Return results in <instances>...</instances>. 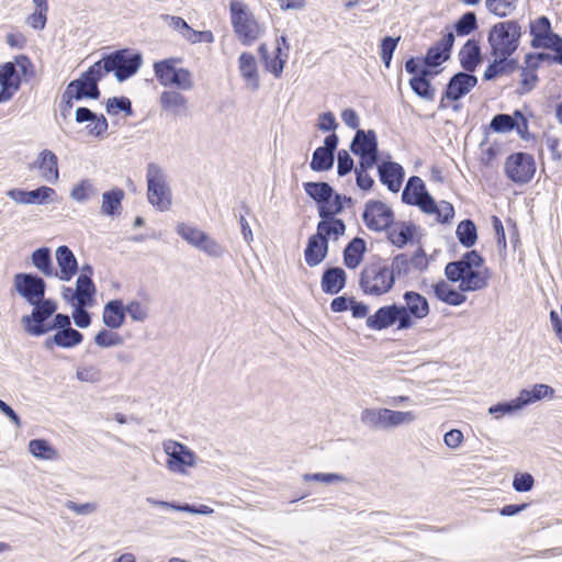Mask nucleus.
<instances>
[{
    "label": "nucleus",
    "mask_w": 562,
    "mask_h": 562,
    "mask_svg": "<svg viewBox=\"0 0 562 562\" xmlns=\"http://www.w3.org/2000/svg\"><path fill=\"white\" fill-rule=\"evenodd\" d=\"M484 265L483 257L476 251L465 252L459 260L447 263L445 274L451 282H460L462 292L480 291L487 286V274L479 269Z\"/></svg>",
    "instance_id": "f257e3e1"
},
{
    "label": "nucleus",
    "mask_w": 562,
    "mask_h": 562,
    "mask_svg": "<svg viewBox=\"0 0 562 562\" xmlns=\"http://www.w3.org/2000/svg\"><path fill=\"white\" fill-rule=\"evenodd\" d=\"M394 284L389 265L383 259L369 262L361 270L359 286L366 295H384L393 289Z\"/></svg>",
    "instance_id": "f03ea898"
},
{
    "label": "nucleus",
    "mask_w": 562,
    "mask_h": 562,
    "mask_svg": "<svg viewBox=\"0 0 562 562\" xmlns=\"http://www.w3.org/2000/svg\"><path fill=\"white\" fill-rule=\"evenodd\" d=\"M521 35V25L516 20L494 24L487 36L491 55H513L519 47Z\"/></svg>",
    "instance_id": "7ed1b4c3"
},
{
    "label": "nucleus",
    "mask_w": 562,
    "mask_h": 562,
    "mask_svg": "<svg viewBox=\"0 0 562 562\" xmlns=\"http://www.w3.org/2000/svg\"><path fill=\"white\" fill-rule=\"evenodd\" d=\"M229 14L234 33L243 45L249 46L260 37L262 29L246 3L231 0Z\"/></svg>",
    "instance_id": "20e7f679"
},
{
    "label": "nucleus",
    "mask_w": 562,
    "mask_h": 562,
    "mask_svg": "<svg viewBox=\"0 0 562 562\" xmlns=\"http://www.w3.org/2000/svg\"><path fill=\"white\" fill-rule=\"evenodd\" d=\"M148 202L159 211H168L171 206V191L167 181V173L162 168L149 162L146 168Z\"/></svg>",
    "instance_id": "39448f33"
},
{
    "label": "nucleus",
    "mask_w": 562,
    "mask_h": 562,
    "mask_svg": "<svg viewBox=\"0 0 562 562\" xmlns=\"http://www.w3.org/2000/svg\"><path fill=\"white\" fill-rule=\"evenodd\" d=\"M99 61H102V71L105 74L114 72L117 81L123 82L134 76L143 64V57L139 53L131 54L128 49H119Z\"/></svg>",
    "instance_id": "423d86ee"
},
{
    "label": "nucleus",
    "mask_w": 562,
    "mask_h": 562,
    "mask_svg": "<svg viewBox=\"0 0 562 562\" xmlns=\"http://www.w3.org/2000/svg\"><path fill=\"white\" fill-rule=\"evenodd\" d=\"M417 419L412 412L392 411L389 408H366L361 412V422L373 429H390L409 425Z\"/></svg>",
    "instance_id": "0eeeda50"
},
{
    "label": "nucleus",
    "mask_w": 562,
    "mask_h": 562,
    "mask_svg": "<svg viewBox=\"0 0 562 562\" xmlns=\"http://www.w3.org/2000/svg\"><path fill=\"white\" fill-rule=\"evenodd\" d=\"M31 305L33 306L32 313L21 318L23 329L34 337L47 334L49 328H46L45 322L57 311L56 302L52 299H42L41 302Z\"/></svg>",
    "instance_id": "6e6552de"
},
{
    "label": "nucleus",
    "mask_w": 562,
    "mask_h": 562,
    "mask_svg": "<svg viewBox=\"0 0 562 562\" xmlns=\"http://www.w3.org/2000/svg\"><path fill=\"white\" fill-rule=\"evenodd\" d=\"M102 61H95L81 76L68 83V87L75 92L76 101L85 98L97 100L100 98L98 82L103 77Z\"/></svg>",
    "instance_id": "1a4fd4ad"
},
{
    "label": "nucleus",
    "mask_w": 562,
    "mask_h": 562,
    "mask_svg": "<svg viewBox=\"0 0 562 562\" xmlns=\"http://www.w3.org/2000/svg\"><path fill=\"white\" fill-rule=\"evenodd\" d=\"M402 305L390 304L379 307L374 314L367 317L366 325L372 330H383L396 325L397 330H406L408 319L405 321Z\"/></svg>",
    "instance_id": "9d476101"
},
{
    "label": "nucleus",
    "mask_w": 562,
    "mask_h": 562,
    "mask_svg": "<svg viewBox=\"0 0 562 562\" xmlns=\"http://www.w3.org/2000/svg\"><path fill=\"white\" fill-rule=\"evenodd\" d=\"M165 453L168 456L167 468L173 473L187 474L188 468L196 465L198 457L186 445L176 440H166L162 443Z\"/></svg>",
    "instance_id": "9b49d317"
},
{
    "label": "nucleus",
    "mask_w": 562,
    "mask_h": 562,
    "mask_svg": "<svg viewBox=\"0 0 562 562\" xmlns=\"http://www.w3.org/2000/svg\"><path fill=\"white\" fill-rule=\"evenodd\" d=\"M536 172V162L532 155L527 153H515L509 155L505 161V173L508 179L518 184L531 181Z\"/></svg>",
    "instance_id": "f8f14e48"
},
{
    "label": "nucleus",
    "mask_w": 562,
    "mask_h": 562,
    "mask_svg": "<svg viewBox=\"0 0 562 562\" xmlns=\"http://www.w3.org/2000/svg\"><path fill=\"white\" fill-rule=\"evenodd\" d=\"M14 290L29 304H35L45 299L46 282L43 278L33 273H16L13 278Z\"/></svg>",
    "instance_id": "ddd939ff"
},
{
    "label": "nucleus",
    "mask_w": 562,
    "mask_h": 562,
    "mask_svg": "<svg viewBox=\"0 0 562 562\" xmlns=\"http://www.w3.org/2000/svg\"><path fill=\"white\" fill-rule=\"evenodd\" d=\"M350 150L359 156V162L375 165L379 159L378 138L374 131L357 130L350 144Z\"/></svg>",
    "instance_id": "4468645a"
},
{
    "label": "nucleus",
    "mask_w": 562,
    "mask_h": 562,
    "mask_svg": "<svg viewBox=\"0 0 562 562\" xmlns=\"http://www.w3.org/2000/svg\"><path fill=\"white\" fill-rule=\"evenodd\" d=\"M529 33L532 37L530 45L535 49L554 48L555 44L561 41V36L553 32L551 21L546 15L530 20Z\"/></svg>",
    "instance_id": "2eb2a0df"
},
{
    "label": "nucleus",
    "mask_w": 562,
    "mask_h": 562,
    "mask_svg": "<svg viewBox=\"0 0 562 562\" xmlns=\"http://www.w3.org/2000/svg\"><path fill=\"white\" fill-rule=\"evenodd\" d=\"M363 221L369 229L380 232L392 226L394 213L385 203L371 200L366 203Z\"/></svg>",
    "instance_id": "dca6fc26"
},
{
    "label": "nucleus",
    "mask_w": 562,
    "mask_h": 562,
    "mask_svg": "<svg viewBox=\"0 0 562 562\" xmlns=\"http://www.w3.org/2000/svg\"><path fill=\"white\" fill-rule=\"evenodd\" d=\"M403 300L405 302L402 305L404 308L405 321L408 318L407 329L412 328L415 325V321L423 319L428 316L430 312L429 303L427 299L418 292L415 291H406L403 294Z\"/></svg>",
    "instance_id": "f3484780"
},
{
    "label": "nucleus",
    "mask_w": 562,
    "mask_h": 562,
    "mask_svg": "<svg viewBox=\"0 0 562 562\" xmlns=\"http://www.w3.org/2000/svg\"><path fill=\"white\" fill-rule=\"evenodd\" d=\"M159 104L164 112L172 117H188L191 114L189 100L179 90H165L159 95Z\"/></svg>",
    "instance_id": "a211bd4d"
},
{
    "label": "nucleus",
    "mask_w": 562,
    "mask_h": 562,
    "mask_svg": "<svg viewBox=\"0 0 562 562\" xmlns=\"http://www.w3.org/2000/svg\"><path fill=\"white\" fill-rule=\"evenodd\" d=\"M402 201L408 205H416L420 210L432 205V196L427 192L424 181L417 176L408 179L402 192Z\"/></svg>",
    "instance_id": "6ab92c4d"
},
{
    "label": "nucleus",
    "mask_w": 562,
    "mask_h": 562,
    "mask_svg": "<svg viewBox=\"0 0 562 562\" xmlns=\"http://www.w3.org/2000/svg\"><path fill=\"white\" fill-rule=\"evenodd\" d=\"M338 136L333 133L325 137L324 146L317 147L312 156L310 167L314 171H327L333 168L335 156L334 153L338 146Z\"/></svg>",
    "instance_id": "aec40b11"
},
{
    "label": "nucleus",
    "mask_w": 562,
    "mask_h": 562,
    "mask_svg": "<svg viewBox=\"0 0 562 562\" xmlns=\"http://www.w3.org/2000/svg\"><path fill=\"white\" fill-rule=\"evenodd\" d=\"M7 195L19 204H46L54 202L56 196L55 189L42 186L35 190L25 191L21 189H11Z\"/></svg>",
    "instance_id": "412c9836"
},
{
    "label": "nucleus",
    "mask_w": 562,
    "mask_h": 562,
    "mask_svg": "<svg viewBox=\"0 0 562 562\" xmlns=\"http://www.w3.org/2000/svg\"><path fill=\"white\" fill-rule=\"evenodd\" d=\"M477 85V78L468 72L459 71L448 81L445 97L450 101H458L468 94Z\"/></svg>",
    "instance_id": "4be33fe9"
},
{
    "label": "nucleus",
    "mask_w": 562,
    "mask_h": 562,
    "mask_svg": "<svg viewBox=\"0 0 562 562\" xmlns=\"http://www.w3.org/2000/svg\"><path fill=\"white\" fill-rule=\"evenodd\" d=\"M454 43V34L447 33L440 41L428 48L424 64L427 67H437L450 58V52Z\"/></svg>",
    "instance_id": "5701e85b"
},
{
    "label": "nucleus",
    "mask_w": 562,
    "mask_h": 562,
    "mask_svg": "<svg viewBox=\"0 0 562 562\" xmlns=\"http://www.w3.org/2000/svg\"><path fill=\"white\" fill-rule=\"evenodd\" d=\"M379 179L391 192H398L404 180V168L394 161H382L378 166Z\"/></svg>",
    "instance_id": "b1692460"
},
{
    "label": "nucleus",
    "mask_w": 562,
    "mask_h": 562,
    "mask_svg": "<svg viewBox=\"0 0 562 562\" xmlns=\"http://www.w3.org/2000/svg\"><path fill=\"white\" fill-rule=\"evenodd\" d=\"M33 167L40 170L41 177L48 183L55 184L59 180L58 158L49 149L42 150Z\"/></svg>",
    "instance_id": "393cba45"
},
{
    "label": "nucleus",
    "mask_w": 562,
    "mask_h": 562,
    "mask_svg": "<svg viewBox=\"0 0 562 562\" xmlns=\"http://www.w3.org/2000/svg\"><path fill=\"white\" fill-rule=\"evenodd\" d=\"M56 260L59 271L53 277L61 281H70L78 270V262L71 249L67 246H59L56 249Z\"/></svg>",
    "instance_id": "a878e982"
},
{
    "label": "nucleus",
    "mask_w": 562,
    "mask_h": 562,
    "mask_svg": "<svg viewBox=\"0 0 562 562\" xmlns=\"http://www.w3.org/2000/svg\"><path fill=\"white\" fill-rule=\"evenodd\" d=\"M75 120L77 123L90 122L88 125L89 134L95 137L102 136L109 127L108 120L100 115L98 116L90 109L80 106L76 110Z\"/></svg>",
    "instance_id": "bb28decb"
},
{
    "label": "nucleus",
    "mask_w": 562,
    "mask_h": 562,
    "mask_svg": "<svg viewBox=\"0 0 562 562\" xmlns=\"http://www.w3.org/2000/svg\"><path fill=\"white\" fill-rule=\"evenodd\" d=\"M328 254V243L323 237L315 234L308 237L306 248L304 250L305 262L308 267L319 265Z\"/></svg>",
    "instance_id": "cd10ccee"
},
{
    "label": "nucleus",
    "mask_w": 562,
    "mask_h": 562,
    "mask_svg": "<svg viewBox=\"0 0 562 562\" xmlns=\"http://www.w3.org/2000/svg\"><path fill=\"white\" fill-rule=\"evenodd\" d=\"M346 272L342 268L331 267L324 271L322 277V291L326 294H337L346 285Z\"/></svg>",
    "instance_id": "c85d7f7f"
},
{
    "label": "nucleus",
    "mask_w": 562,
    "mask_h": 562,
    "mask_svg": "<svg viewBox=\"0 0 562 562\" xmlns=\"http://www.w3.org/2000/svg\"><path fill=\"white\" fill-rule=\"evenodd\" d=\"M464 71L473 72L482 60L481 47L475 40H468L458 54Z\"/></svg>",
    "instance_id": "c756f323"
},
{
    "label": "nucleus",
    "mask_w": 562,
    "mask_h": 562,
    "mask_svg": "<svg viewBox=\"0 0 562 562\" xmlns=\"http://www.w3.org/2000/svg\"><path fill=\"white\" fill-rule=\"evenodd\" d=\"M82 340L83 335L71 327L64 330H57L54 336L45 340L44 346L47 349H53L54 345L61 348H74L80 345Z\"/></svg>",
    "instance_id": "7c9ffc66"
},
{
    "label": "nucleus",
    "mask_w": 562,
    "mask_h": 562,
    "mask_svg": "<svg viewBox=\"0 0 562 562\" xmlns=\"http://www.w3.org/2000/svg\"><path fill=\"white\" fill-rule=\"evenodd\" d=\"M125 317L122 300H112L104 305L102 321L106 327L111 329L120 328L124 324Z\"/></svg>",
    "instance_id": "2f4dec72"
},
{
    "label": "nucleus",
    "mask_w": 562,
    "mask_h": 562,
    "mask_svg": "<svg viewBox=\"0 0 562 562\" xmlns=\"http://www.w3.org/2000/svg\"><path fill=\"white\" fill-rule=\"evenodd\" d=\"M258 52L265 61L266 69L273 74L276 78H280L288 59V53L282 52L280 43L278 44L274 50V56L272 58H270L268 55V48L266 44H261Z\"/></svg>",
    "instance_id": "473e14b6"
},
{
    "label": "nucleus",
    "mask_w": 562,
    "mask_h": 562,
    "mask_svg": "<svg viewBox=\"0 0 562 562\" xmlns=\"http://www.w3.org/2000/svg\"><path fill=\"white\" fill-rule=\"evenodd\" d=\"M238 64L241 77L251 90H257L260 85L255 56L250 53H243L238 58Z\"/></svg>",
    "instance_id": "72a5a7b5"
},
{
    "label": "nucleus",
    "mask_w": 562,
    "mask_h": 562,
    "mask_svg": "<svg viewBox=\"0 0 562 562\" xmlns=\"http://www.w3.org/2000/svg\"><path fill=\"white\" fill-rule=\"evenodd\" d=\"M346 232V224L342 220L337 217L321 218L317 224L315 235L323 237L327 241L333 237L337 240Z\"/></svg>",
    "instance_id": "f704fd0d"
},
{
    "label": "nucleus",
    "mask_w": 562,
    "mask_h": 562,
    "mask_svg": "<svg viewBox=\"0 0 562 562\" xmlns=\"http://www.w3.org/2000/svg\"><path fill=\"white\" fill-rule=\"evenodd\" d=\"M125 193L120 188L105 191L102 194L101 213L106 216H116L121 214L122 201Z\"/></svg>",
    "instance_id": "c9c22d12"
},
{
    "label": "nucleus",
    "mask_w": 562,
    "mask_h": 562,
    "mask_svg": "<svg viewBox=\"0 0 562 562\" xmlns=\"http://www.w3.org/2000/svg\"><path fill=\"white\" fill-rule=\"evenodd\" d=\"M0 87L3 92H15L21 88V78L12 61L0 66Z\"/></svg>",
    "instance_id": "e433bc0d"
},
{
    "label": "nucleus",
    "mask_w": 562,
    "mask_h": 562,
    "mask_svg": "<svg viewBox=\"0 0 562 562\" xmlns=\"http://www.w3.org/2000/svg\"><path fill=\"white\" fill-rule=\"evenodd\" d=\"M305 193L317 203V209L329 202L334 195V189L327 182L303 183Z\"/></svg>",
    "instance_id": "4c0bfd02"
},
{
    "label": "nucleus",
    "mask_w": 562,
    "mask_h": 562,
    "mask_svg": "<svg viewBox=\"0 0 562 562\" xmlns=\"http://www.w3.org/2000/svg\"><path fill=\"white\" fill-rule=\"evenodd\" d=\"M554 396V390L550 385L547 384H535L532 389H524L519 392L517 396L522 408L529 404H532L542 398L549 397L552 398Z\"/></svg>",
    "instance_id": "58836bf2"
},
{
    "label": "nucleus",
    "mask_w": 562,
    "mask_h": 562,
    "mask_svg": "<svg viewBox=\"0 0 562 562\" xmlns=\"http://www.w3.org/2000/svg\"><path fill=\"white\" fill-rule=\"evenodd\" d=\"M432 288L436 297L449 305L459 306L467 301L462 291H457L445 281L436 283Z\"/></svg>",
    "instance_id": "ea45409f"
},
{
    "label": "nucleus",
    "mask_w": 562,
    "mask_h": 562,
    "mask_svg": "<svg viewBox=\"0 0 562 562\" xmlns=\"http://www.w3.org/2000/svg\"><path fill=\"white\" fill-rule=\"evenodd\" d=\"M366 251V243L360 237H355L344 249V263L349 269L357 268L362 261Z\"/></svg>",
    "instance_id": "a19ab883"
},
{
    "label": "nucleus",
    "mask_w": 562,
    "mask_h": 562,
    "mask_svg": "<svg viewBox=\"0 0 562 562\" xmlns=\"http://www.w3.org/2000/svg\"><path fill=\"white\" fill-rule=\"evenodd\" d=\"M414 235V225L404 222L397 223L392 226L387 232V239L397 248H403L407 245Z\"/></svg>",
    "instance_id": "79ce46f5"
},
{
    "label": "nucleus",
    "mask_w": 562,
    "mask_h": 562,
    "mask_svg": "<svg viewBox=\"0 0 562 562\" xmlns=\"http://www.w3.org/2000/svg\"><path fill=\"white\" fill-rule=\"evenodd\" d=\"M95 294V285L92 279L78 277L76 281V290L72 294L79 305H92Z\"/></svg>",
    "instance_id": "37998d69"
},
{
    "label": "nucleus",
    "mask_w": 562,
    "mask_h": 562,
    "mask_svg": "<svg viewBox=\"0 0 562 562\" xmlns=\"http://www.w3.org/2000/svg\"><path fill=\"white\" fill-rule=\"evenodd\" d=\"M32 263L45 277L57 274V270L53 266L50 250L47 247H41L33 251Z\"/></svg>",
    "instance_id": "c03bdc74"
},
{
    "label": "nucleus",
    "mask_w": 562,
    "mask_h": 562,
    "mask_svg": "<svg viewBox=\"0 0 562 562\" xmlns=\"http://www.w3.org/2000/svg\"><path fill=\"white\" fill-rule=\"evenodd\" d=\"M98 194V190L90 179H82L76 183L69 196L77 203H86Z\"/></svg>",
    "instance_id": "a18cd8bd"
},
{
    "label": "nucleus",
    "mask_w": 562,
    "mask_h": 562,
    "mask_svg": "<svg viewBox=\"0 0 562 562\" xmlns=\"http://www.w3.org/2000/svg\"><path fill=\"white\" fill-rule=\"evenodd\" d=\"M179 61L177 58H167L154 64V72L159 81V83L164 87H170L172 72L176 71V64Z\"/></svg>",
    "instance_id": "49530a36"
},
{
    "label": "nucleus",
    "mask_w": 562,
    "mask_h": 562,
    "mask_svg": "<svg viewBox=\"0 0 562 562\" xmlns=\"http://www.w3.org/2000/svg\"><path fill=\"white\" fill-rule=\"evenodd\" d=\"M456 234L460 244L464 247H472L476 243V226L471 220L461 221L457 227Z\"/></svg>",
    "instance_id": "de8ad7c7"
},
{
    "label": "nucleus",
    "mask_w": 562,
    "mask_h": 562,
    "mask_svg": "<svg viewBox=\"0 0 562 562\" xmlns=\"http://www.w3.org/2000/svg\"><path fill=\"white\" fill-rule=\"evenodd\" d=\"M14 67H16L22 82H29L36 76L35 65L31 60V58L24 54L16 55L12 60Z\"/></svg>",
    "instance_id": "09e8293b"
},
{
    "label": "nucleus",
    "mask_w": 562,
    "mask_h": 562,
    "mask_svg": "<svg viewBox=\"0 0 562 562\" xmlns=\"http://www.w3.org/2000/svg\"><path fill=\"white\" fill-rule=\"evenodd\" d=\"M29 450L31 454L42 460H55L57 452L48 441L44 439H33L29 442Z\"/></svg>",
    "instance_id": "8fccbe9b"
},
{
    "label": "nucleus",
    "mask_w": 562,
    "mask_h": 562,
    "mask_svg": "<svg viewBox=\"0 0 562 562\" xmlns=\"http://www.w3.org/2000/svg\"><path fill=\"white\" fill-rule=\"evenodd\" d=\"M491 130H493L496 133H506L510 132L513 130H517L518 133H521V127L519 123L509 114H496L491 123H490Z\"/></svg>",
    "instance_id": "3c124183"
},
{
    "label": "nucleus",
    "mask_w": 562,
    "mask_h": 562,
    "mask_svg": "<svg viewBox=\"0 0 562 562\" xmlns=\"http://www.w3.org/2000/svg\"><path fill=\"white\" fill-rule=\"evenodd\" d=\"M427 214H436L437 220L440 223H449L454 216V209L451 203L447 201H440L438 204L432 199V205L427 206L426 210H422Z\"/></svg>",
    "instance_id": "603ef678"
},
{
    "label": "nucleus",
    "mask_w": 562,
    "mask_h": 562,
    "mask_svg": "<svg viewBox=\"0 0 562 562\" xmlns=\"http://www.w3.org/2000/svg\"><path fill=\"white\" fill-rule=\"evenodd\" d=\"M177 233L188 244H190L191 246H193L195 248H198L200 246L202 239L204 238V236L206 234L203 231H201V229H199L196 227L187 225L184 223L178 224Z\"/></svg>",
    "instance_id": "864d4df0"
},
{
    "label": "nucleus",
    "mask_w": 562,
    "mask_h": 562,
    "mask_svg": "<svg viewBox=\"0 0 562 562\" xmlns=\"http://www.w3.org/2000/svg\"><path fill=\"white\" fill-rule=\"evenodd\" d=\"M517 0H486L487 10L498 18H505L516 10Z\"/></svg>",
    "instance_id": "5fc2aeb1"
},
{
    "label": "nucleus",
    "mask_w": 562,
    "mask_h": 562,
    "mask_svg": "<svg viewBox=\"0 0 562 562\" xmlns=\"http://www.w3.org/2000/svg\"><path fill=\"white\" fill-rule=\"evenodd\" d=\"M175 86L178 90L190 91L194 88V81L192 72L187 68H177L172 72L170 87Z\"/></svg>",
    "instance_id": "6e6d98bb"
},
{
    "label": "nucleus",
    "mask_w": 562,
    "mask_h": 562,
    "mask_svg": "<svg viewBox=\"0 0 562 562\" xmlns=\"http://www.w3.org/2000/svg\"><path fill=\"white\" fill-rule=\"evenodd\" d=\"M105 109L108 114L116 115L124 112L127 116L133 115L132 102L126 97H113L106 101Z\"/></svg>",
    "instance_id": "4d7b16f0"
},
{
    "label": "nucleus",
    "mask_w": 562,
    "mask_h": 562,
    "mask_svg": "<svg viewBox=\"0 0 562 562\" xmlns=\"http://www.w3.org/2000/svg\"><path fill=\"white\" fill-rule=\"evenodd\" d=\"M477 29V20L474 12L469 11L456 22L454 30L459 36H467Z\"/></svg>",
    "instance_id": "13d9d810"
},
{
    "label": "nucleus",
    "mask_w": 562,
    "mask_h": 562,
    "mask_svg": "<svg viewBox=\"0 0 562 562\" xmlns=\"http://www.w3.org/2000/svg\"><path fill=\"white\" fill-rule=\"evenodd\" d=\"M201 250L202 252L206 254L209 257L212 258H222L226 252V248L220 244L217 240L205 234L204 238L202 239L200 246L196 248Z\"/></svg>",
    "instance_id": "bf43d9fd"
},
{
    "label": "nucleus",
    "mask_w": 562,
    "mask_h": 562,
    "mask_svg": "<svg viewBox=\"0 0 562 562\" xmlns=\"http://www.w3.org/2000/svg\"><path fill=\"white\" fill-rule=\"evenodd\" d=\"M409 86L414 93L426 101H432L435 99V88L431 86L429 80H422L413 77L409 80Z\"/></svg>",
    "instance_id": "052dcab7"
},
{
    "label": "nucleus",
    "mask_w": 562,
    "mask_h": 562,
    "mask_svg": "<svg viewBox=\"0 0 562 562\" xmlns=\"http://www.w3.org/2000/svg\"><path fill=\"white\" fill-rule=\"evenodd\" d=\"M389 271L392 272V278L395 281V278L406 277L411 272V261L406 254L396 255L391 266H389Z\"/></svg>",
    "instance_id": "680f3d73"
},
{
    "label": "nucleus",
    "mask_w": 562,
    "mask_h": 562,
    "mask_svg": "<svg viewBox=\"0 0 562 562\" xmlns=\"http://www.w3.org/2000/svg\"><path fill=\"white\" fill-rule=\"evenodd\" d=\"M331 199L333 201L329 200V202H326L325 205L318 207V216L321 218L336 217V215L344 211L342 195L334 192Z\"/></svg>",
    "instance_id": "e2e57ef3"
},
{
    "label": "nucleus",
    "mask_w": 562,
    "mask_h": 562,
    "mask_svg": "<svg viewBox=\"0 0 562 562\" xmlns=\"http://www.w3.org/2000/svg\"><path fill=\"white\" fill-rule=\"evenodd\" d=\"M400 40H401V36H397V37L385 36L384 38H382L381 45H380V48H381L380 55H381V59H382L385 68L391 67L392 57L397 47Z\"/></svg>",
    "instance_id": "0e129e2a"
},
{
    "label": "nucleus",
    "mask_w": 562,
    "mask_h": 562,
    "mask_svg": "<svg viewBox=\"0 0 562 562\" xmlns=\"http://www.w3.org/2000/svg\"><path fill=\"white\" fill-rule=\"evenodd\" d=\"M94 342L101 348L123 345V338L115 331L102 329L94 336Z\"/></svg>",
    "instance_id": "69168bd1"
},
{
    "label": "nucleus",
    "mask_w": 562,
    "mask_h": 562,
    "mask_svg": "<svg viewBox=\"0 0 562 562\" xmlns=\"http://www.w3.org/2000/svg\"><path fill=\"white\" fill-rule=\"evenodd\" d=\"M373 166L374 165H364L363 162H359V165L355 168L356 183L361 190L369 191L372 189L374 180L368 173V170L372 169Z\"/></svg>",
    "instance_id": "338daca9"
},
{
    "label": "nucleus",
    "mask_w": 562,
    "mask_h": 562,
    "mask_svg": "<svg viewBox=\"0 0 562 562\" xmlns=\"http://www.w3.org/2000/svg\"><path fill=\"white\" fill-rule=\"evenodd\" d=\"M521 408H522V406H521L518 397H516L508 402H503V403L492 405L488 408V413L491 415H493L495 418H501L504 415L513 414Z\"/></svg>",
    "instance_id": "774afa93"
}]
</instances>
